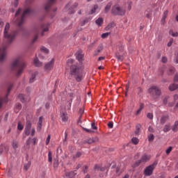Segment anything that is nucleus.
<instances>
[{
  "instance_id": "f257e3e1",
  "label": "nucleus",
  "mask_w": 178,
  "mask_h": 178,
  "mask_svg": "<svg viewBox=\"0 0 178 178\" xmlns=\"http://www.w3.org/2000/svg\"><path fill=\"white\" fill-rule=\"evenodd\" d=\"M17 32L16 31L10 30V24L9 22H7L3 31L4 40L6 45L3 46L2 48H0V62H3L6 58V48L9 44H12L15 40Z\"/></svg>"
},
{
  "instance_id": "f03ea898",
  "label": "nucleus",
  "mask_w": 178,
  "mask_h": 178,
  "mask_svg": "<svg viewBox=\"0 0 178 178\" xmlns=\"http://www.w3.org/2000/svg\"><path fill=\"white\" fill-rule=\"evenodd\" d=\"M84 68L81 65H72L70 66V74L74 76L76 81L80 83L84 79V72H83Z\"/></svg>"
},
{
  "instance_id": "7ed1b4c3",
  "label": "nucleus",
  "mask_w": 178,
  "mask_h": 178,
  "mask_svg": "<svg viewBox=\"0 0 178 178\" xmlns=\"http://www.w3.org/2000/svg\"><path fill=\"white\" fill-rule=\"evenodd\" d=\"M24 67H26V63H24L22 57H17L11 65V70L15 72L17 77L22 76Z\"/></svg>"
},
{
  "instance_id": "20e7f679",
  "label": "nucleus",
  "mask_w": 178,
  "mask_h": 178,
  "mask_svg": "<svg viewBox=\"0 0 178 178\" xmlns=\"http://www.w3.org/2000/svg\"><path fill=\"white\" fill-rule=\"evenodd\" d=\"M20 13H22V9L19 8L16 12L15 17L14 18V20H15V23L17 24L18 27H20V26L23 24L26 16H29V15H31V13H33V10L31 9V7H28V8L24 11L22 15L19 18Z\"/></svg>"
},
{
  "instance_id": "39448f33",
  "label": "nucleus",
  "mask_w": 178,
  "mask_h": 178,
  "mask_svg": "<svg viewBox=\"0 0 178 178\" xmlns=\"http://www.w3.org/2000/svg\"><path fill=\"white\" fill-rule=\"evenodd\" d=\"M24 134L26 136H30L31 134L32 137H34V135L35 134V129H31V122L29 120L26 121V127L24 129Z\"/></svg>"
},
{
  "instance_id": "423d86ee",
  "label": "nucleus",
  "mask_w": 178,
  "mask_h": 178,
  "mask_svg": "<svg viewBox=\"0 0 178 178\" xmlns=\"http://www.w3.org/2000/svg\"><path fill=\"white\" fill-rule=\"evenodd\" d=\"M148 92L150 93L154 98H158L161 96V89L158 86H153L149 90Z\"/></svg>"
},
{
  "instance_id": "0eeeda50",
  "label": "nucleus",
  "mask_w": 178,
  "mask_h": 178,
  "mask_svg": "<svg viewBox=\"0 0 178 178\" xmlns=\"http://www.w3.org/2000/svg\"><path fill=\"white\" fill-rule=\"evenodd\" d=\"M157 165H158V162L154 161L152 165L146 167L144 170L145 176H151L152 173H154V169H155Z\"/></svg>"
},
{
  "instance_id": "6e6552de",
  "label": "nucleus",
  "mask_w": 178,
  "mask_h": 178,
  "mask_svg": "<svg viewBox=\"0 0 178 178\" xmlns=\"http://www.w3.org/2000/svg\"><path fill=\"white\" fill-rule=\"evenodd\" d=\"M49 30V24H42L40 28H35V32L36 34H39V33H41V35L44 36V33H47Z\"/></svg>"
},
{
  "instance_id": "1a4fd4ad",
  "label": "nucleus",
  "mask_w": 178,
  "mask_h": 178,
  "mask_svg": "<svg viewBox=\"0 0 178 178\" xmlns=\"http://www.w3.org/2000/svg\"><path fill=\"white\" fill-rule=\"evenodd\" d=\"M112 13L113 15H118L120 16H123L125 13V10L121 8L119 5H115L112 8Z\"/></svg>"
},
{
  "instance_id": "9d476101",
  "label": "nucleus",
  "mask_w": 178,
  "mask_h": 178,
  "mask_svg": "<svg viewBox=\"0 0 178 178\" xmlns=\"http://www.w3.org/2000/svg\"><path fill=\"white\" fill-rule=\"evenodd\" d=\"M151 159V156L148 154H144L142 156L140 160L136 161L134 165L133 168H137V166H140V163H145V162H148V161Z\"/></svg>"
},
{
  "instance_id": "9b49d317",
  "label": "nucleus",
  "mask_w": 178,
  "mask_h": 178,
  "mask_svg": "<svg viewBox=\"0 0 178 178\" xmlns=\"http://www.w3.org/2000/svg\"><path fill=\"white\" fill-rule=\"evenodd\" d=\"M79 6V3H74L72 5V3H69L65 6V8L67 9L69 15H73L76 12L74 9Z\"/></svg>"
},
{
  "instance_id": "f8f14e48",
  "label": "nucleus",
  "mask_w": 178,
  "mask_h": 178,
  "mask_svg": "<svg viewBox=\"0 0 178 178\" xmlns=\"http://www.w3.org/2000/svg\"><path fill=\"white\" fill-rule=\"evenodd\" d=\"M13 88V83H10L8 85V88L7 90V95L4 98H2L0 97V108H2V105H3V102H8V95H9V92H10V90Z\"/></svg>"
},
{
  "instance_id": "ddd939ff",
  "label": "nucleus",
  "mask_w": 178,
  "mask_h": 178,
  "mask_svg": "<svg viewBox=\"0 0 178 178\" xmlns=\"http://www.w3.org/2000/svg\"><path fill=\"white\" fill-rule=\"evenodd\" d=\"M54 66H55V58H51L44 65L45 72H51L54 69Z\"/></svg>"
},
{
  "instance_id": "4468645a",
  "label": "nucleus",
  "mask_w": 178,
  "mask_h": 178,
  "mask_svg": "<svg viewBox=\"0 0 178 178\" xmlns=\"http://www.w3.org/2000/svg\"><path fill=\"white\" fill-rule=\"evenodd\" d=\"M94 169L95 170H100V172H105V174L104 175H100V177H106V172H108V170L106 169V168L105 167H101L98 165H95V167H94Z\"/></svg>"
},
{
  "instance_id": "2eb2a0df",
  "label": "nucleus",
  "mask_w": 178,
  "mask_h": 178,
  "mask_svg": "<svg viewBox=\"0 0 178 178\" xmlns=\"http://www.w3.org/2000/svg\"><path fill=\"white\" fill-rule=\"evenodd\" d=\"M56 0H48L47 3L44 5V10L48 12L52 5L55 4Z\"/></svg>"
},
{
  "instance_id": "dca6fc26",
  "label": "nucleus",
  "mask_w": 178,
  "mask_h": 178,
  "mask_svg": "<svg viewBox=\"0 0 178 178\" xmlns=\"http://www.w3.org/2000/svg\"><path fill=\"white\" fill-rule=\"evenodd\" d=\"M60 118H61L63 122H66L69 119V118L67 117V113L66 112H61Z\"/></svg>"
},
{
  "instance_id": "f3484780",
  "label": "nucleus",
  "mask_w": 178,
  "mask_h": 178,
  "mask_svg": "<svg viewBox=\"0 0 178 178\" xmlns=\"http://www.w3.org/2000/svg\"><path fill=\"white\" fill-rule=\"evenodd\" d=\"M76 175H77V173H76V172H74V171H71L70 172H66L65 173L66 177H68V178H74V177Z\"/></svg>"
},
{
  "instance_id": "a211bd4d",
  "label": "nucleus",
  "mask_w": 178,
  "mask_h": 178,
  "mask_svg": "<svg viewBox=\"0 0 178 178\" xmlns=\"http://www.w3.org/2000/svg\"><path fill=\"white\" fill-rule=\"evenodd\" d=\"M38 74V72L32 73L31 78L29 79V83H34L35 81V77Z\"/></svg>"
},
{
  "instance_id": "6ab92c4d",
  "label": "nucleus",
  "mask_w": 178,
  "mask_h": 178,
  "mask_svg": "<svg viewBox=\"0 0 178 178\" xmlns=\"http://www.w3.org/2000/svg\"><path fill=\"white\" fill-rule=\"evenodd\" d=\"M33 63L37 67H41L42 66V63L40 62L38 58L34 59Z\"/></svg>"
},
{
  "instance_id": "aec40b11",
  "label": "nucleus",
  "mask_w": 178,
  "mask_h": 178,
  "mask_svg": "<svg viewBox=\"0 0 178 178\" xmlns=\"http://www.w3.org/2000/svg\"><path fill=\"white\" fill-rule=\"evenodd\" d=\"M95 23L99 27H101L102 24H104V19L102 17H99L97 19H96Z\"/></svg>"
},
{
  "instance_id": "412c9836",
  "label": "nucleus",
  "mask_w": 178,
  "mask_h": 178,
  "mask_svg": "<svg viewBox=\"0 0 178 178\" xmlns=\"http://www.w3.org/2000/svg\"><path fill=\"white\" fill-rule=\"evenodd\" d=\"M84 58V55L81 53H78L76 54V59L79 62H83Z\"/></svg>"
},
{
  "instance_id": "4be33fe9",
  "label": "nucleus",
  "mask_w": 178,
  "mask_h": 178,
  "mask_svg": "<svg viewBox=\"0 0 178 178\" xmlns=\"http://www.w3.org/2000/svg\"><path fill=\"white\" fill-rule=\"evenodd\" d=\"M177 88H178L177 84L172 83L169 86L170 91H175V90H177Z\"/></svg>"
},
{
  "instance_id": "5701e85b",
  "label": "nucleus",
  "mask_w": 178,
  "mask_h": 178,
  "mask_svg": "<svg viewBox=\"0 0 178 178\" xmlns=\"http://www.w3.org/2000/svg\"><path fill=\"white\" fill-rule=\"evenodd\" d=\"M113 27H115V23L111 22L106 27L105 30L108 31L109 30H112Z\"/></svg>"
},
{
  "instance_id": "b1692460",
  "label": "nucleus",
  "mask_w": 178,
  "mask_h": 178,
  "mask_svg": "<svg viewBox=\"0 0 178 178\" xmlns=\"http://www.w3.org/2000/svg\"><path fill=\"white\" fill-rule=\"evenodd\" d=\"M92 17H89L88 18H86L83 20V22H81V26H84V24H87V23H89V22H91Z\"/></svg>"
},
{
  "instance_id": "393cba45",
  "label": "nucleus",
  "mask_w": 178,
  "mask_h": 178,
  "mask_svg": "<svg viewBox=\"0 0 178 178\" xmlns=\"http://www.w3.org/2000/svg\"><path fill=\"white\" fill-rule=\"evenodd\" d=\"M18 98H19L21 102H26V101H27V99H26V95L23 94L19 95Z\"/></svg>"
},
{
  "instance_id": "a878e982",
  "label": "nucleus",
  "mask_w": 178,
  "mask_h": 178,
  "mask_svg": "<svg viewBox=\"0 0 178 178\" xmlns=\"http://www.w3.org/2000/svg\"><path fill=\"white\" fill-rule=\"evenodd\" d=\"M168 10H165L163 13V17L161 19V23H163V24L165 23V20L166 17H168Z\"/></svg>"
},
{
  "instance_id": "bb28decb",
  "label": "nucleus",
  "mask_w": 178,
  "mask_h": 178,
  "mask_svg": "<svg viewBox=\"0 0 178 178\" xmlns=\"http://www.w3.org/2000/svg\"><path fill=\"white\" fill-rule=\"evenodd\" d=\"M12 145L14 149H17V148H19V142L17 140H13Z\"/></svg>"
},
{
  "instance_id": "cd10ccee",
  "label": "nucleus",
  "mask_w": 178,
  "mask_h": 178,
  "mask_svg": "<svg viewBox=\"0 0 178 178\" xmlns=\"http://www.w3.org/2000/svg\"><path fill=\"white\" fill-rule=\"evenodd\" d=\"M40 51L43 54H46L49 53V50L47 47H45L44 46L40 47Z\"/></svg>"
},
{
  "instance_id": "c85d7f7f",
  "label": "nucleus",
  "mask_w": 178,
  "mask_h": 178,
  "mask_svg": "<svg viewBox=\"0 0 178 178\" xmlns=\"http://www.w3.org/2000/svg\"><path fill=\"white\" fill-rule=\"evenodd\" d=\"M168 116H163L161 118V124H165V123H166V122L168 121Z\"/></svg>"
},
{
  "instance_id": "c756f323",
  "label": "nucleus",
  "mask_w": 178,
  "mask_h": 178,
  "mask_svg": "<svg viewBox=\"0 0 178 178\" xmlns=\"http://www.w3.org/2000/svg\"><path fill=\"white\" fill-rule=\"evenodd\" d=\"M96 141H98V138H92L88 140L87 143L88 144H92V143H96Z\"/></svg>"
},
{
  "instance_id": "7c9ffc66",
  "label": "nucleus",
  "mask_w": 178,
  "mask_h": 178,
  "mask_svg": "<svg viewBox=\"0 0 178 178\" xmlns=\"http://www.w3.org/2000/svg\"><path fill=\"white\" fill-rule=\"evenodd\" d=\"M97 9H98V5H95L90 10V15H94V13L97 12Z\"/></svg>"
},
{
  "instance_id": "2f4dec72",
  "label": "nucleus",
  "mask_w": 178,
  "mask_h": 178,
  "mask_svg": "<svg viewBox=\"0 0 178 178\" xmlns=\"http://www.w3.org/2000/svg\"><path fill=\"white\" fill-rule=\"evenodd\" d=\"M112 7V3H108L106 7H105V12L106 13H108V12H109V10H111V8Z\"/></svg>"
},
{
  "instance_id": "473e14b6",
  "label": "nucleus",
  "mask_w": 178,
  "mask_h": 178,
  "mask_svg": "<svg viewBox=\"0 0 178 178\" xmlns=\"http://www.w3.org/2000/svg\"><path fill=\"white\" fill-rule=\"evenodd\" d=\"M74 60L72 58H70L67 60V66H72V65H74Z\"/></svg>"
},
{
  "instance_id": "72a5a7b5",
  "label": "nucleus",
  "mask_w": 178,
  "mask_h": 178,
  "mask_svg": "<svg viewBox=\"0 0 178 178\" xmlns=\"http://www.w3.org/2000/svg\"><path fill=\"white\" fill-rule=\"evenodd\" d=\"M170 131V124H166L165 126H164L163 128V131L165 133H168V131Z\"/></svg>"
},
{
  "instance_id": "f704fd0d",
  "label": "nucleus",
  "mask_w": 178,
  "mask_h": 178,
  "mask_svg": "<svg viewBox=\"0 0 178 178\" xmlns=\"http://www.w3.org/2000/svg\"><path fill=\"white\" fill-rule=\"evenodd\" d=\"M170 35H172V37H178V33L173 31V30H170L169 31Z\"/></svg>"
},
{
  "instance_id": "c9c22d12",
  "label": "nucleus",
  "mask_w": 178,
  "mask_h": 178,
  "mask_svg": "<svg viewBox=\"0 0 178 178\" xmlns=\"http://www.w3.org/2000/svg\"><path fill=\"white\" fill-rule=\"evenodd\" d=\"M178 129V121H176L172 127V131H177Z\"/></svg>"
},
{
  "instance_id": "e433bc0d",
  "label": "nucleus",
  "mask_w": 178,
  "mask_h": 178,
  "mask_svg": "<svg viewBox=\"0 0 178 178\" xmlns=\"http://www.w3.org/2000/svg\"><path fill=\"white\" fill-rule=\"evenodd\" d=\"M102 49H103V47H102V46H99V47H98V49H97V50H96L95 51V56H97V55H98V54H99V52H101V51H102Z\"/></svg>"
},
{
  "instance_id": "4c0bfd02",
  "label": "nucleus",
  "mask_w": 178,
  "mask_h": 178,
  "mask_svg": "<svg viewBox=\"0 0 178 178\" xmlns=\"http://www.w3.org/2000/svg\"><path fill=\"white\" fill-rule=\"evenodd\" d=\"M30 166H31V162L29 161L27 163L24 164V168L25 170H29Z\"/></svg>"
},
{
  "instance_id": "58836bf2",
  "label": "nucleus",
  "mask_w": 178,
  "mask_h": 178,
  "mask_svg": "<svg viewBox=\"0 0 178 178\" xmlns=\"http://www.w3.org/2000/svg\"><path fill=\"white\" fill-rule=\"evenodd\" d=\"M116 58H117V59H118V60H120V61L123 60V59L124 58V57L123 56V55H120V54H119V53H117V54H116Z\"/></svg>"
},
{
  "instance_id": "ea45409f",
  "label": "nucleus",
  "mask_w": 178,
  "mask_h": 178,
  "mask_svg": "<svg viewBox=\"0 0 178 178\" xmlns=\"http://www.w3.org/2000/svg\"><path fill=\"white\" fill-rule=\"evenodd\" d=\"M24 128V127L23 126V124H22L21 122H18L17 130H19L20 131H22V130H23Z\"/></svg>"
},
{
  "instance_id": "a19ab883",
  "label": "nucleus",
  "mask_w": 178,
  "mask_h": 178,
  "mask_svg": "<svg viewBox=\"0 0 178 178\" xmlns=\"http://www.w3.org/2000/svg\"><path fill=\"white\" fill-rule=\"evenodd\" d=\"M56 10H57V8H54L53 9V13H51L50 14V17H51V19H54V17H55V15H56Z\"/></svg>"
},
{
  "instance_id": "79ce46f5",
  "label": "nucleus",
  "mask_w": 178,
  "mask_h": 178,
  "mask_svg": "<svg viewBox=\"0 0 178 178\" xmlns=\"http://www.w3.org/2000/svg\"><path fill=\"white\" fill-rule=\"evenodd\" d=\"M131 141L133 143V144H135V145H137V144H138V138H132Z\"/></svg>"
},
{
  "instance_id": "37998d69",
  "label": "nucleus",
  "mask_w": 178,
  "mask_h": 178,
  "mask_svg": "<svg viewBox=\"0 0 178 178\" xmlns=\"http://www.w3.org/2000/svg\"><path fill=\"white\" fill-rule=\"evenodd\" d=\"M110 34H111V33H109V32L102 33L101 37H102V38H108V36H109Z\"/></svg>"
},
{
  "instance_id": "c03bdc74",
  "label": "nucleus",
  "mask_w": 178,
  "mask_h": 178,
  "mask_svg": "<svg viewBox=\"0 0 178 178\" xmlns=\"http://www.w3.org/2000/svg\"><path fill=\"white\" fill-rule=\"evenodd\" d=\"M48 161L49 162H52V152H49L48 153Z\"/></svg>"
},
{
  "instance_id": "a18cd8bd",
  "label": "nucleus",
  "mask_w": 178,
  "mask_h": 178,
  "mask_svg": "<svg viewBox=\"0 0 178 178\" xmlns=\"http://www.w3.org/2000/svg\"><path fill=\"white\" fill-rule=\"evenodd\" d=\"M154 138H155V136H154V134H151L148 136L149 141H154Z\"/></svg>"
},
{
  "instance_id": "49530a36",
  "label": "nucleus",
  "mask_w": 178,
  "mask_h": 178,
  "mask_svg": "<svg viewBox=\"0 0 178 178\" xmlns=\"http://www.w3.org/2000/svg\"><path fill=\"white\" fill-rule=\"evenodd\" d=\"M81 156V152H78L75 155L73 156V159H75V158H80Z\"/></svg>"
},
{
  "instance_id": "de8ad7c7",
  "label": "nucleus",
  "mask_w": 178,
  "mask_h": 178,
  "mask_svg": "<svg viewBox=\"0 0 178 178\" xmlns=\"http://www.w3.org/2000/svg\"><path fill=\"white\" fill-rule=\"evenodd\" d=\"M147 118L148 119H150L151 120H152V119H154V115H152V113H149L147 115Z\"/></svg>"
},
{
  "instance_id": "09e8293b",
  "label": "nucleus",
  "mask_w": 178,
  "mask_h": 178,
  "mask_svg": "<svg viewBox=\"0 0 178 178\" xmlns=\"http://www.w3.org/2000/svg\"><path fill=\"white\" fill-rule=\"evenodd\" d=\"M49 141H51V135H48L46 139V145H48V144H49Z\"/></svg>"
},
{
  "instance_id": "8fccbe9b",
  "label": "nucleus",
  "mask_w": 178,
  "mask_h": 178,
  "mask_svg": "<svg viewBox=\"0 0 178 178\" xmlns=\"http://www.w3.org/2000/svg\"><path fill=\"white\" fill-rule=\"evenodd\" d=\"M172 149H173V147H170L168 149H166L165 152L167 154V155H169L170 152H172Z\"/></svg>"
},
{
  "instance_id": "3c124183",
  "label": "nucleus",
  "mask_w": 178,
  "mask_h": 178,
  "mask_svg": "<svg viewBox=\"0 0 178 178\" xmlns=\"http://www.w3.org/2000/svg\"><path fill=\"white\" fill-rule=\"evenodd\" d=\"M108 127H109V129H113V122H109L108 123Z\"/></svg>"
},
{
  "instance_id": "603ef678",
  "label": "nucleus",
  "mask_w": 178,
  "mask_h": 178,
  "mask_svg": "<svg viewBox=\"0 0 178 178\" xmlns=\"http://www.w3.org/2000/svg\"><path fill=\"white\" fill-rule=\"evenodd\" d=\"M161 62L163 63H166V62H168V58H166L165 56H163L161 59Z\"/></svg>"
},
{
  "instance_id": "864d4df0",
  "label": "nucleus",
  "mask_w": 178,
  "mask_h": 178,
  "mask_svg": "<svg viewBox=\"0 0 178 178\" xmlns=\"http://www.w3.org/2000/svg\"><path fill=\"white\" fill-rule=\"evenodd\" d=\"M115 173H117L118 176H120V168L117 167L115 170Z\"/></svg>"
},
{
  "instance_id": "5fc2aeb1",
  "label": "nucleus",
  "mask_w": 178,
  "mask_h": 178,
  "mask_svg": "<svg viewBox=\"0 0 178 178\" xmlns=\"http://www.w3.org/2000/svg\"><path fill=\"white\" fill-rule=\"evenodd\" d=\"M83 113H84V109L80 108L79 109V115H80L79 120L81 119V115H83Z\"/></svg>"
},
{
  "instance_id": "6e6d98bb",
  "label": "nucleus",
  "mask_w": 178,
  "mask_h": 178,
  "mask_svg": "<svg viewBox=\"0 0 178 178\" xmlns=\"http://www.w3.org/2000/svg\"><path fill=\"white\" fill-rule=\"evenodd\" d=\"M18 6H19V0H15L14 1V6H15V8H17Z\"/></svg>"
},
{
  "instance_id": "4d7b16f0",
  "label": "nucleus",
  "mask_w": 178,
  "mask_h": 178,
  "mask_svg": "<svg viewBox=\"0 0 178 178\" xmlns=\"http://www.w3.org/2000/svg\"><path fill=\"white\" fill-rule=\"evenodd\" d=\"M168 98H169L168 97H165L163 99V102L164 105H166V104H168Z\"/></svg>"
},
{
  "instance_id": "13d9d810",
  "label": "nucleus",
  "mask_w": 178,
  "mask_h": 178,
  "mask_svg": "<svg viewBox=\"0 0 178 178\" xmlns=\"http://www.w3.org/2000/svg\"><path fill=\"white\" fill-rule=\"evenodd\" d=\"M41 129H42V125H40V124H38V127H37V131H41Z\"/></svg>"
},
{
  "instance_id": "bf43d9fd",
  "label": "nucleus",
  "mask_w": 178,
  "mask_h": 178,
  "mask_svg": "<svg viewBox=\"0 0 178 178\" xmlns=\"http://www.w3.org/2000/svg\"><path fill=\"white\" fill-rule=\"evenodd\" d=\"M31 2H33V0H26L25 3H26V6H29V5H30V3H31Z\"/></svg>"
},
{
  "instance_id": "052dcab7",
  "label": "nucleus",
  "mask_w": 178,
  "mask_h": 178,
  "mask_svg": "<svg viewBox=\"0 0 178 178\" xmlns=\"http://www.w3.org/2000/svg\"><path fill=\"white\" fill-rule=\"evenodd\" d=\"M91 126L93 130H97V126H95V122H92Z\"/></svg>"
},
{
  "instance_id": "680f3d73",
  "label": "nucleus",
  "mask_w": 178,
  "mask_h": 178,
  "mask_svg": "<svg viewBox=\"0 0 178 178\" xmlns=\"http://www.w3.org/2000/svg\"><path fill=\"white\" fill-rule=\"evenodd\" d=\"M38 124L42 125V117L39 118V121L38 122Z\"/></svg>"
},
{
  "instance_id": "e2e57ef3",
  "label": "nucleus",
  "mask_w": 178,
  "mask_h": 178,
  "mask_svg": "<svg viewBox=\"0 0 178 178\" xmlns=\"http://www.w3.org/2000/svg\"><path fill=\"white\" fill-rule=\"evenodd\" d=\"M173 44V39H171L170 42L168 43V47H172V44Z\"/></svg>"
},
{
  "instance_id": "0e129e2a",
  "label": "nucleus",
  "mask_w": 178,
  "mask_h": 178,
  "mask_svg": "<svg viewBox=\"0 0 178 178\" xmlns=\"http://www.w3.org/2000/svg\"><path fill=\"white\" fill-rule=\"evenodd\" d=\"M83 130L86 131L87 133H92V130L88 129L87 128H83Z\"/></svg>"
},
{
  "instance_id": "69168bd1",
  "label": "nucleus",
  "mask_w": 178,
  "mask_h": 178,
  "mask_svg": "<svg viewBox=\"0 0 178 178\" xmlns=\"http://www.w3.org/2000/svg\"><path fill=\"white\" fill-rule=\"evenodd\" d=\"M169 71L170 72V73H175V67H170Z\"/></svg>"
},
{
  "instance_id": "338daca9",
  "label": "nucleus",
  "mask_w": 178,
  "mask_h": 178,
  "mask_svg": "<svg viewBox=\"0 0 178 178\" xmlns=\"http://www.w3.org/2000/svg\"><path fill=\"white\" fill-rule=\"evenodd\" d=\"M148 130L150 133H154V128L152 127H149Z\"/></svg>"
},
{
  "instance_id": "774afa93",
  "label": "nucleus",
  "mask_w": 178,
  "mask_h": 178,
  "mask_svg": "<svg viewBox=\"0 0 178 178\" xmlns=\"http://www.w3.org/2000/svg\"><path fill=\"white\" fill-rule=\"evenodd\" d=\"M174 81H178V74H175V77H174Z\"/></svg>"
}]
</instances>
